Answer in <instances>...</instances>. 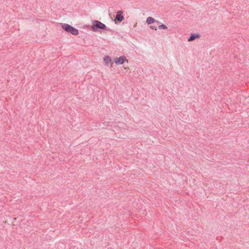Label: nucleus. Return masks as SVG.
I'll list each match as a JSON object with an SVG mask.
<instances>
[{
	"label": "nucleus",
	"mask_w": 249,
	"mask_h": 249,
	"mask_svg": "<svg viewBox=\"0 0 249 249\" xmlns=\"http://www.w3.org/2000/svg\"><path fill=\"white\" fill-rule=\"evenodd\" d=\"M107 26L105 24L98 20H93L91 29L94 32H96L98 29H106Z\"/></svg>",
	"instance_id": "2"
},
{
	"label": "nucleus",
	"mask_w": 249,
	"mask_h": 249,
	"mask_svg": "<svg viewBox=\"0 0 249 249\" xmlns=\"http://www.w3.org/2000/svg\"><path fill=\"white\" fill-rule=\"evenodd\" d=\"M155 22H156V21L152 17H149L146 19V22L148 24H150Z\"/></svg>",
	"instance_id": "6"
},
{
	"label": "nucleus",
	"mask_w": 249,
	"mask_h": 249,
	"mask_svg": "<svg viewBox=\"0 0 249 249\" xmlns=\"http://www.w3.org/2000/svg\"><path fill=\"white\" fill-rule=\"evenodd\" d=\"M104 61L106 64L108 65L111 61V59L109 56H106L104 59Z\"/></svg>",
	"instance_id": "7"
},
{
	"label": "nucleus",
	"mask_w": 249,
	"mask_h": 249,
	"mask_svg": "<svg viewBox=\"0 0 249 249\" xmlns=\"http://www.w3.org/2000/svg\"><path fill=\"white\" fill-rule=\"evenodd\" d=\"M114 61L116 64L118 65L123 64L125 61L128 62V60L126 59V57L124 55L114 58Z\"/></svg>",
	"instance_id": "3"
},
{
	"label": "nucleus",
	"mask_w": 249,
	"mask_h": 249,
	"mask_svg": "<svg viewBox=\"0 0 249 249\" xmlns=\"http://www.w3.org/2000/svg\"><path fill=\"white\" fill-rule=\"evenodd\" d=\"M123 14V12L121 10L118 11L117 12L116 16V19L120 22H122L123 20V19H124V18L123 16L122 15Z\"/></svg>",
	"instance_id": "4"
},
{
	"label": "nucleus",
	"mask_w": 249,
	"mask_h": 249,
	"mask_svg": "<svg viewBox=\"0 0 249 249\" xmlns=\"http://www.w3.org/2000/svg\"><path fill=\"white\" fill-rule=\"evenodd\" d=\"M159 28L160 29H166L167 27L164 24H161L159 26Z\"/></svg>",
	"instance_id": "8"
},
{
	"label": "nucleus",
	"mask_w": 249,
	"mask_h": 249,
	"mask_svg": "<svg viewBox=\"0 0 249 249\" xmlns=\"http://www.w3.org/2000/svg\"><path fill=\"white\" fill-rule=\"evenodd\" d=\"M150 28L151 29H154V30H157V26H155V25H151V26H150Z\"/></svg>",
	"instance_id": "9"
},
{
	"label": "nucleus",
	"mask_w": 249,
	"mask_h": 249,
	"mask_svg": "<svg viewBox=\"0 0 249 249\" xmlns=\"http://www.w3.org/2000/svg\"><path fill=\"white\" fill-rule=\"evenodd\" d=\"M62 28L67 32L70 33L73 35L76 36L79 34V31L77 29L71 25L64 23L62 24Z\"/></svg>",
	"instance_id": "1"
},
{
	"label": "nucleus",
	"mask_w": 249,
	"mask_h": 249,
	"mask_svg": "<svg viewBox=\"0 0 249 249\" xmlns=\"http://www.w3.org/2000/svg\"><path fill=\"white\" fill-rule=\"evenodd\" d=\"M200 36L199 34H192L190 37L188 39V41L189 42L194 40L196 38H199Z\"/></svg>",
	"instance_id": "5"
}]
</instances>
